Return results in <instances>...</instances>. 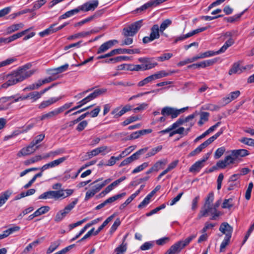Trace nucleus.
I'll return each instance as SVG.
<instances>
[{
    "label": "nucleus",
    "mask_w": 254,
    "mask_h": 254,
    "mask_svg": "<svg viewBox=\"0 0 254 254\" xmlns=\"http://www.w3.org/2000/svg\"><path fill=\"white\" fill-rule=\"evenodd\" d=\"M30 66V65L29 64H25L19 67L17 70L13 72L12 73L6 75V79L7 80L2 84L1 87L7 88L10 86L20 82L30 77L34 74V70H29Z\"/></svg>",
    "instance_id": "f257e3e1"
},
{
    "label": "nucleus",
    "mask_w": 254,
    "mask_h": 254,
    "mask_svg": "<svg viewBox=\"0 0 254 254\" xmlns=\"http://www.w3.org/2000/svg\"><path fill=\"white\" fill-rule=\"evenodd\" d=\"M196 237V234L190 235L185 240H182L171 246L165 254H178L184 248Z\"/></svg>",
    "instance_id": "f03ea898"
},
{
    "label": "nucleus",
    "mask_w": 254,
    "mask_h": 254,
    "mask_svg": "<svg viewBox=\"0 0 254 254\" xmlns=\"http://www.w3.org/2000/svg\"><path fill=\"white\" fill-rule=\"evenodd\" d=\"M188 107L177 109L174 108L166 106L161 110V114L162 116L156 120L157 122L163 123L166 120V117L171 116L172 119L177 118L180 114L184 113Z\"/></svg>",
    "instance_id": "7ed1b4c3"
},
{
    "label": "nucleus",
    "mask_w": 254,
    "mask_h": 254,
    "mask_svg": "<svg viewBox=\"0 0 254 254\" xmlns=\"http://www.w3.org/2000/svg\"><path fill=\"white\" fill-rule=\"evenodd\" d=\"M219 231L223 234L225 235V237L220 245V251L223 252V250L225 249L230 243L232 233L233 232V228L227 222L222 223L220 227Z\"/></svg>",
    "instance_id": "20e7f679"
},
{
    "label": "nucleus",
    "mask_w": 254,
    "mask_h": 254,
    "mask_svg": "<svg viewBox=\"0 0 254 254\" xmlns=\"http://www.w3.org/2000/svg\"><path fill=\"white\" fill-rule=\"evenodd\" d=\"M209 215H211L210 220H215L222 215V213L216 209L212 205H208L206 207L203 206L198 214V217L200 218L203 217H206Z\"/></svg>",
    "instance_id": "39448f33"
},
{
    "label": "nucleus",
    "mask_w": 254,
    "mask_h": 254,
    "mask_svg": "<svg viewBox=\"0 0 254 254\" xmlns=\"http://www.w3.org/2000/svg\"><path fill=\"white\" fill-rule=\"evenodd\" d=\"M78 202V199L75 198L72 202L66 206L64 209L59 211L55 218V221L59 222L61 221L66 215L75 207Z\"/></svg>",
    "instance_id": "423d86ee"
},
{
    "label": "nucleus",
    "mask_w": 254,
    "mask_h": 254,
    "mask_svg": "<svg viewBox=\"0 0 254 254\" xmlns=\"http://www.w3.org/2000/svg\"><path fill=\"white\" fill-rule=\"evenodd\" d=\"M61 196H64L62 190H50L45 192L39 196V199H54L55 200L61 198Z\"/></svg>",
    "instance_id": "0eeeda50"
},
{
    "label": "nucleus",
    "mask_w": 254,
    "mask_h": 254,
    "mask_svg": "<svg viewBox=\"0 0 254 254\" xmlns=\"http://www.w3.org/2000/svg\"><path fill=\"white\" fill-rule=\"evenodd\" d=\"M209 154H206L201 160L195 162L189 169V171L193 173H197L204 166V163L208 159Z\"/></svg>",
    "instance_id": "6e6552de"
},
{
    "label": "nucleus",
    "mask_w": 254,
    "mask_h": 254,
    "mask_svg": "<svg viewBox=\"0 0 254 254\" xmlns=\"http://www.w3.org/2000/svg\"><path fill=\"white\" fill-rule=\"evenodd\" d=\"M29 99L28 94L26 96H19L16 98V96H11L7 97L1 98V102H7L6 107H1V110L6 109L7 108L8 106L10 105L13 102H16L20 100H25Z\"/></svg>",
    "instance_id": "1a4fd4ad"
},
{
    "label": "nucleus",
    "mask_w": 254,
    "mask_h": 254,
    "mask_svg": "<svg viewBox=\"0 0 254 254\" xmlns=\"http://www.w3.org/2000/svg\"><path fill=\"white\" fill-rule=\"evenodd\" d=\"M98 5V0H93L92 1H88L78 7L79 11H88L94 10Z\"/></svg>",
    "instance_id": "9d476101"
},
{
    "label": "nucleus",
    "mask_w": 254,
    "mask_h": 254,
    "mask_svg": "<svg viewBox=\"0 0 254 254\" xmlns=\"http://www.w3.org/2000/svg\"><path fill=\"white\" fill-rule=\"evenodd\" d=\"M131 110V107L129 105H127L124 106L122 109L121 107H118L114 109L112 112L111 114L114 115V118H118L121 117L126 112L129 111Z\"/></svg>",
    "instance_id": "9b49d317"
},
{
    "label": "nucleus",
    "mask_w": 254,
    "mask_h": 254,
    "mask_svg": "<svg viewBox=\"0 0 254 254\" xmlns=\"http://www.w3.org/2000/svg\"><path fill=\"white\" fill-rule=\"evenodd\" d=\"M62 98V97H52L47 100L43 101L40 104H39L38 105V108L40 110L45 109L46 108L56 103V102L60 100Z\"/></svg>",
    "instance_id": "f8f14e48"
},
{
    "label": "nucleus",
    "mask_w": 254,
    "mask_h": 254,
    "mask_svg": "<svg viewBox=\"0 0 254 254\" xmlns=\"http://www.w3.org/2000/svg\"><path fill=\"white\" fill-rule=\"evenodd\" d=\"M143 20L135 21L123 29V32H137L142 26Z\"/></svg>",
    "instance_id": "ddd939ff"
},
{
    "label": "nucleus",
    "mask_w": 254,
    "mask_h": 254,
    "mask_svg": "<svg viewBox=\"0 0 254 254\" xmlns=\"http://www.w3.org/2000/svg\"><path fill=\"white\" fill-rule=\"evenodd\" d=\"M230 152L233 157L235 158L236 160L245 157L250 154L248 150L245 149L232 150L230 151Z\"/></svg>",
    "instance_id": "4468645a"
},
{
    "label": "nucleus",
    "mask_w": 254,
    "mask_h": 254,
    "mask_svg": "<svg viewBox=\"0 0 254 254\" xmlns=\"http://www.w3.org/2000/svg\"><path fill=\"white\" fill-rule=\"evenodd\" d=\"M118 41L116 40L108 41L102 44L99 48L97 53L98 54L104 53L111 48L115 44L118 43Z\"/></svg>",
    "instance_id": "2eb2a0df"
},
{
    "label": "nucleus",
    "mask_w": 254,
    "mask_h": 254,
    "mask_svg": "<svg viewBox=\"0 0 254 254\" xmlns=\"http://www.w3.org/2000/svg\"><path fill=\"white\" fill-rule=\"evenodd\" d=\"M38 148V146H36L32 141L26 147L23 148L20 153L24 156L30 155L34 152Z\"/></svg>",
    "instance_id": "dca6fc26"
},
{
    "label": "nucleus",
    "mask_w": 254,
    "mask_h": 254,
    "mask_svg": "<svg viewBox=\"0 0 254 254\" xmlns=\"http://www.w3.org/2000/svg\"><path fill=\"white\" fill-rule=\"evenodd\" d=\"M136 33H124V39L121 41V46L129 45L133 43L132 37Z\"/></svg>",
    "instance_id": "f3484780"
},
{
    "label": "nucleus",
    "mask_w": 254,
    "mask_h": 254,
    "mask_svg": "<svg viewBox=\"0 0 254 254\" xmlns=\"http://www.w3.org/2000/svg\"><path fill=\"white\" fill-rule=\"evenodd\" d=\"M114 51H115V55L123 54H139L140 53V51L139 49H127L118 48V49H114Z\"/></svg>",
    "instance_id": "a211bd4d"
},
{
    "label": "nucleus",
    "mask_w": 254,
    "mask_h": 254,
    "mask_svg": "<svg viewBox=\"0 0 254 254\" xmlns=\"http://www.w3.org/2000/svg\"><path fill=\"white\" fill-rule=\"evenodd\" d=\"M240 91L239 90L232 92L229 94L228 96L224 97L222 100L225 103L227 104L237 99L240 95Z\"/></svg>",
    "instance_id": "6ab92c4d"
},
{
    "label": "nucleus",
    "mask_w": 254,
    "mask_h": 254,
    "mask_svg": "<svg viewBox=\"0 0 254 254\" xmlns=\"http://www.w3.org/2000/svg\"><path fill=\"white\" fill-rule=\"evenodd\" d=\"M65 152V149L63 148H59L56 150L51 151L48 153H46L43 156V158H44V159H47L49 157L54 158L57 155L63 154Z\"/></svg>",
    "instance_id": "aec40b11"
},
{
    "label": "nucleus",
    "mask_w": 254,
    "mask_h": 254,
    "mask_svg": "<svg viewBox=\"0 0 254 254\" xmlns=\"http://www.w3.org/2000/svg\"><path fill=\"white\" fill-rule=\"evenodd\" d=\"M68 23H64L60 26H57V24H52L49 28L44 30L42 32H57L62 30L64 27L67 25Z\"/></svg>",
    "instance_id": "412c9836"
},
{
    "label": "nucleus",
    "mask_w": 254,
    "mask_h": 254,
    "mask_svg": "<svg viewBox=\"0 0 254 254\" xmlns=\"http://www.w3.org/2000/svg\"><path fill=\"white\" fill-rule=\"evenodd\" d=\"M79 9L78 7H77L76 8H74L73 9H71L70 10H69L64 14H62L59 17V19H66L67 18L70 17L77 13H78L79 12Z\"/></svg>",
    "instance_id": "4be33fe9"
},
{
    "label": "nucleus",
    "mask_w": 254,
    "mask_h": 254,
    "mask_svg": "<svg viewBox=\"0 0 254 254\" xmlns=\"http://www.w3.org/2000/svg\"><path fill=\"white\" fill-rule=\"evenodd\" d=\"M25 33H17L8 38H1V43H8L11 41L22 37Z\"/></svg>",
    "instance_id": "5701e85b"
},
{
    "label": "nucleus",
    "mask_w": 254,
    "mask_h": 254,
    "mask_svg": "<svg viewBox=\"0 0 254 254\" xmlns=\"http://www.w3.org/2000/svg\"><path fill=\"white\" fill-rule=\"evenodd\" d=\"M159 37V33H150L149 36H146L143 38L142 42L144 44H147L156 39H158Z\"/></svg>",
    "instance_id": "b1692460"
},
{
    "label": "nucleus",
    "mask_w": 254,
    "mask_h": 254,
    "mask_svg": "<svg viewBox=\"0 0 254 254\" xmlns=\"http://www.w3.org/2000/svg\"><path fill=\"white\" fill-rule=\"evenodd\" d=\"M216 60L215 59H211L201 62L199 63H196V66L197 68H205L207 66L213 65Z\"/></svg>",
    "instance_id": "393cba45"
},
{
    "label": "nucleus",
    "mask_w": 254,
    "mask_h": 254,
    "mask_svg": "<svg viewBox=\"0 0 254 254\" xmlns=\"http://www.w3.org/2000/svg\"><path fill=\"white\" fill-rule=\"evenodd\" d=\"M148 147H146L141 148V149L138 150L135 153H133L130 156H129V158H130L132 162L138 159L139 158V156L141 154L146 152L147 150H148Z\"/></svg>",
    "instance_id": "a878e982"
},
{
    "label": "nucleus",
    "mask_w": 254,
    "mask_h": 254,
    "mask_svg": "<svg viewBox=\"0 0 254 254\" xmlns=\"http://www.w3.org/2000/svg\"><path fill=\"white\" fill-rule=\"evenodd\" d=\"M19 230L20 227L19 226L11 227L3 232L2 234H1V239L6 238L14 232L18 231Z\"/></svg>",
    "instance_id": "bb28decb"
},
{
    "label": "nucleus",
    "mask_w": 254,
    "mask_h": 254,
    "mask_svg": "<svg viewBox=\"0 0 254 254\" xmlns=\"http://www.w3.org/2000/svg\"><path fill=\"white\" fill-rule=\"evenodd\" d=\"M167 163L166 159H163L156 162L152 167L153 170L155 172H157L158 170L163 168V166L165 165Z\"/></svg>",
    "instance_id": "cd10ccee"
},
{
    "label": "nucleus",
    "mask_w": 254,
    "mask_h": 254,
    "mask_svg": "<svg viewBox=\"0 0 254 254\" xmlns=\"http://www.w3.org/2000/svg\"><path fill=\"white\" fill-rule=\"evenodd\" d=\"M58 116L56 110H54L46 114H43L40 117V120L41 121L48 120L54 118Z\"/></svg>",
    "instance_id": "c85d7f7f"
},
{
    "label": "nucleus",
    "mask_w": 254,
    "mask_h": 254,
    "mask_svg": "<svg viewBox=\"0 0 254 254\" xmlns=\"http://www.w3.org/2000/svg\"><path fill=\"white\" fill-rule=\"evenodd\" d=\"M240 64L239 62L234 63L232 68L229 71V74L232 75L235 73H241L242 70L240 67Z\"/></svg>",
    "instance_id": "c756f323"
},
{
    "label": "nucleus",
    "mask_w": 254,
    "mask_h": 254,
    "mask_svg": "<svg viewBox=\"0 0 254 254\" xmlns=\"http://www.w3.org/2000/svg\"><path fill=\"white\" fill-rule=\"evenodd\" d=\"M209 113L208 112H202L200 114V120L198 122L199 126H202L204 123L208 120Z\"/></svg>",
    "instance_id": "7c9ffc66"
},
{
    "label": "nucleus",
    "mask_w": 254,
    "mask_h": 254,
    "mask_svg": "<svg viewBox=\"0 0 254 254\" xmlns=\"http://www.w3.org/2000/svg\"><path fill=\"white\" fill-rule=\"evenodd\" d=\"M234 43V40L232 38H230L225 42L223 46L219 50V53H224L229 47L232 46Z\"/></svg>",
    "instance_id": "2f4dec72"
},
{
    "label": "nucleus",
    "mask_w": 254,
    "mask_h": 254,
    "mask_svg": "<svg viewBox=\"0 0 254 254\" xmlns=\"http://www.w3.org/2000/svg\"><path fill=\"white\" fill-rule=\"evenodd\" d=\"M73 105V102L66 103L63 106L55 109L58 115L62 113L64 111L69 109Z\"/></svg>",
    "instance_id": "473e14b6"
},
{
    "label": "nucleus",
    "mask_w": 254,
    "mask_h": 254,
    "mask_svg": "<svg viewBox=\"0 0 254 254\" xmlns=\"http://www.w3.org/2000/svg\"><path fill=\"white\" fill-rule=\"evenodd\" d=\"M114 215H112L108 217L103 223V224L99 227L98 229L94 233V235H97L114 218Z\"/></svg>",
    "instance_id": "72a5a7b5"
},
{
    "label": "nucleus",
    "mask_w": 254,
    "mask_h": 254,
    "mask_svg": "<svg viewBox=\"0 0 254 254\" xmlns=\"http://www.w3.org/2000/svg\"><path fill=\"white\" fill-rule=\"evenodd\" d=\"M107 91L106 89L102 88V89H98L94 91L92 93L90 94L89 95L91 98L92 100H93L99 96L100 95L103 94Z\"/></svg>",
    "instance_id": "f704fd0d"
},
{
    "label": "nucleus",
    "mask_w": 254,
    "mask_h": 254,
    "mask_svg": "<svg viewBox=\"0 0 254 254\" xmlns=\"http://www.w3.org/2000/svg\"><path fill=\"white\" fill-rule=\"evenodd\" d=\"M126 194V192H123L120 194H116L114 196H113L112 197L108 198L107 199H106L104 201L106 205L109 203H111L114 202L115 201H116V200L125 196Z\"/></svg>",
    "instance_id": "c9c22d12"
},
{
    "label": "nucleus",
    "mask_w": 254,
    "mask_h": 254,
    "mask_svg": "<svg viewBox=\"0 0 254 254\" xmlns=\"http://www.w3.org/2000/svg\"><path fill=\"white\" fill-rule=\"evenodd\" d=\"M126 194V192H123L120 194H116L114 196H113L112 197L108 198L107 199H106L104 201L106 205L109 203H111L114 202L115 201H116V200L125 196Z\"/></svg>",
    "instance_id": "e433bc0d"
},
{
    "label": "nucleus",
    "mask_w": 254,
    "mask_h": 254,
    "mask_svg": "<svg viewBox=\"0 0 254 254\" xmlns=\"http://www.w3.org/2000/svg\"><path fill=\"white\" fill-rule=\"evenodd\" d=\"M145 70L154 68L157 65V63L153 61V58H148V62L146 64H143Z\"/></svg>",
    "instance_id": "4c0bfd02"
},
{
    "label": "nucleus",
    "mask_w": 254,
    "mask_h": 254,
    "mask_svg": "<svg viewBox=\"0 0 254 254\" xmlns=\"http://www.w3.org/2000/svg\"><path fill=\"white\" fill-rule=\"evenodd\" d=\"M60 241L59 240L52 243L47 250L46 253L50 254L55 251L60 246Z\"/></svg>",
    "instance_id": "58836bf2"
},
{
    "label": "nucleus",
    "mask_w": 254,
    "mask_h": 254,
    "mask_svg": "<svg viewBox=\"0 0 254 254\" xmlns=\"http://www.w3.org/2000/svg\"><path fill=\"white\" fill-rule=\"evenodd\" d=\"M214 199V194L213 191L210 192L205 198V202L203 206L206 207L208 205H212Z\"/></svg>",
    "instance_id": "ea45409f"
},
{
    "label": "nucleus",
    "mask_w": 254,
    "mask_h": 254,
    "mask_svg": "<svg viewBox=\"0 0 254 254\" xmlns=\"http://www.w3.org/2000/svg\"><path fill=\"white\" fill-rule=\"evenodd\" d=\"M162 145H159L151 149L146 154V158H149L156 154L158 152L161 151L162 149Z\"/></svg>",
    "instance_id": "a19ab883"
},
{
    "label": "nucleus",
    "mask_w": 254,
    "mask_h": 254,
    "mask_svg": "<svg viewBox=\"0 0 254 254\" xmlns=\"http://www.w3.org/2000/svg\"><path fill=\"white\" fill-rule=\"evenodd\" d=\"M50 209L49 206H42L38 208L36 211H35V215H36L37 217L42 214H44L48 212Z\"/></svg>",
    "instance_id": "79ce46f5"
},
{
    "label": "nucleus",
    "mask_w": 254,
    "mask_h": 254,
    "mask_svg": "<svg viewBox=\"0 0 254 254\" xmlns=\"http://www.w3.org/2000/svg\"><path fill=\"white\" fill-rule=\"evenodd\" d=\"M127 243H122L119 247L116 248L115 252L116 254H124L127 251Z\"/></svg>",
    "instance_id": "37998d69"
},
{
    "label": "nucleus",
    "mask_w": 254,
    "mask_h": 254,
    "mask_svg": "<svg viewBox=\"0 0 254 254\" xmlns=\"http://www.w3.org/2000/svg\"><path fill=\"white\" fill-rule=\"evenodd\" d=\"M244 11L240 13L235 14L232 16L229 17H225L224 18L225 20L228 22H234L236 21H237L244 14Z\"/></svg>",
    "instance_id": "c03bdc74"
},
{
    "label": "nucleus",
    "mask_w": 254,
    "mask_h": 254,
    "mask_svg": "<svg viewBox=\"0 0 254 254\" xmlns=\"http://www.w3.org/2000/svg\"><path fill=\"white\" fill-rule=\"evenodd\" d=\"M234 206V204L233 203V199L230 198L229 199H225L222 205V207L223 208H228L230 209Z\"/></svg>",
    "instance_id": "a18cd8bd"
},
{
    "label": "nucleus",
    "mask_w": 254,
    "mask_h": 254,
    "mask_svg": "<svg viewBox=\"0 0 254 254\" xmlns=\"http://www.w3.org/2000/svg\"><path fill=\"white\" fill-rule=\"evenodd\" d=\"M239 141L246 145L254 146V139L251 138L242 137Z\"/></svg>",
    "instance_id": "49530a36"
},
{
    "label": "nucleus",
    "mask_w": 254,
    "mask_h": 254,
    "mask_svg": "<svg viewBox=\"0 0 254 254\" xmlns=\"http://www.w3.org/2000/svg\"><path fill=\"white\" fill-rule=\"evenodd\" d=\"M172 23V21L169 19L164 20L160 25V31L163 32Z\"/></svg>",
    "instance_id": "de8ad7c7"
},
{
    "label": "nucleus",
    "mask_w": 254,
    "mask_h": 254,
    "mask_svg": "<svg viewBox=\"0 0 254 254\" xmlns=\"http://www.w3.org/2000/svg\"><path fill=\"white\" fill-rule=\"evenodd\" d=\"M139 119L137 116H131L126 119L123 123L122 125L123 126H126L129 124L134 122L135 121L139 120Z\"/></svg>",
    "instance_id": "09e8293b"
},
{
    "label": "nucleus",
    "mask_w": 254,
    "mask_h": 254,
    "mask_svg": "<svg viewBox=\"0 0 254 254\" xmlns=\"http://www.w3.org/2000/svg\"><path fill=\"white\" fill-rule=\"evenodd\" d=\"M28 97H29V99L32 100V102L36 101L37 100L41 97L40 94L39 93V92L37 91H34L29 93L28 94Z\"/></svg>",
    "instance_id": "8fccbe9b"
},
{
    "label": "nucleus",
    "mask_w": 254,
    "mask_h": 254,
    "mask_svg": "<svg viewBox=\"0 0 254 254\" xmlns=\"http://www.w3.org/2000/svg\"><path fill=\"white\" fill-rule=\"evenodd\" d=\"M67 158L68 156H64L57 160L51 161V165H52L53 168L59 166L60 164L65 161Z\"/></svg>",
    "instance_id": "3c124183"
},
{
    "label": "nucleus",
    "mask_w": 254,
    "mask_h": 254,
    "mask_svg": "<svg viewBox=\"0 0 254 254\" xmlns=\"http://www.w3.org/2000/svg\"><path fill=\"white\" fill-rule=\"evenodd\" d=\"M43 159H44V158H43V156L41 155H36L27 160L26 161L25 164L29 165L30 164L34 163L35 162L39 161Z\"/></svg>",
    "instance_id": "603ef678"
},
{
    "label": "nucleus",
    "mask_w": 254,
    "mask_h": 254,
    "mask_svg": "<svg viewBox=\"0 0 254 254\" xmlns=\"http://www.w3.org/2000/svg\"><path fill=\"white\" fill-rule=\"evenodd\" d=\"M204 148H205V147L201 143L197 148H196L194 150H193L191 152H190V154H189V156L191 157V156H194L198 154L202 151V149Z\"/></svg>",
    "instance_id": "864d4df0"
},
{
    "label": "nucleus",
    "mask_w": 254,
    "mask_h": 254,
    "mask_svg": "<svg viewBox=\"0 0 254 254\" xmlns=\"http://www.w3.org/2000/svg\"><path fill=\"white\" fill-rule=\"evenodd\" d=\"M204 110H210L211 111H217L220 109V107L216 105L212 104H208L202 107Z\"/></svg>",
    "instance_id": "5fc2aeb1"
},
{
    "label": "nucleus",
    "mask_w": 254,
    "mask_h": 254,
    "mask_svg": "<svg viewBox=\"0 0 254 254\" xmlns=\"http://www.w3.org/2000/svg\"><path fill=\"white\" fill-rule=\"evenodd\" d=\"M23 26V24L21 23L13 24L8 28L7 32H15L20 30Z\"/></svg>",
    "instance_id": "6e6d98bb"
},
{
    "label": "nucleus",
    "mask_w": 254,
    "mask_h": 254,
    "mask_svg": "<svg viewBox=\"0 0 254 254\" xmlns=\"http://www.w3.org/2000/svg\"><path fill=\"white\" fill-rule=\"evenodd\" d=\"M12 192L9 190H7L4 192L1 195V205L4 204L11 195Z\"/></svg>",
    "instance_id": "4d7b16f0"
},
{
    "label": "nucleus",
    "mask_w": 254,
    "mask_h": 254,
    "mask_svg": "<svg viewBox=\"0 0 254 254\" xmlns=\"http://www.w3.org/2000/svg\"><path fill=\"white\" fill-rule=\"evenodd\" d=\"M173 57L172 53H164L161 55L160 56L157 58V60L160 62H163L166 60H168Z\"/></svg>",
    "instance_id": "13d9d810"
},
{
    "label": "nucleus",
    "mask_w": 254,
    "mask_h": 254,
    "mask_svg": "<svg viewBox=\"0 0 254 254\" xmlns=\"http://www.w3.org/2000/svg\"><path fill=\"white\" fill-rule=\"evenodd\" d=\"M153 77H152V75H150L146 78H145L142 80L139 81L137 84L138 86L139 87H142L144 86L145 85L147 84V83L151 82L153 81Z\"/></svg>",
    "instance_id": "bf43d9fd"
},
{
    "label": "nucleus",
    "mask_w": 254,
    "mask_h": 254,
    "mask_svg": "<svg viewBox=\"0 0 254 254\" xmlns=\"http://www.w3.org/2000/svg\"><path fill=\"white\" fill-rule=\"evenodd\" d=\"M226 149L224 147H221L218 148L215 151L214 154V157L215 159H219L220 158L224 153L225 152Z\"/></svg>",
    "instance_id": "052dcab7"
},
{
    "label": "nucleus",
    "mask_w": 254,
    "mask_h": 254,
    "mask_svg": "<svg viewBox=\"0 0 254 254\" xmlns=\"http://www.w3.org/2000/svg\"><path fill=\"white\" fill-rule=\"evenodd\" d=\"M195 33H188L185 35H182L175 39L174 41V43H177L179 41H182L188 38H189L194 35Z\"/></svg>",
    "instance_id": "680f3d73"
},
{
    "label": "nucleus",
    "mask_w": 254,
    "mask_h": 254,
    "mask_svg": "<svg viewBox=\"0 0 254 254\" xmlns=\"http://www.w3.org/2000/svg\"><path fill=\"white\" fill-rule=\"evenodd\" d=\"M46 2V0H37L33 4V10H34V11L36 9L40 8Z\"/></svg>",
    "instance_id": "e2e57ef3"
},
{
    "label": "nucleus",
    "mask_w": 254,
    "mask_h": 254,
    "mask_svg": "<svg viewBox=\"0 0 254 254\" xmlns=\"http://www.w3.org/2000/svg\"><path fill=\"white\" fill-rule=\"evenodd\" d=\"M224 160L227 166L234 164L235 161L236 160L235 158L232 155L231 153L230 155L226 156Z\"/></svg>",
    "instance_id": "0e129e2a"
},
{
    "label": "nucleus",
    "mask_w": 254,
    "mask_h": 254,
    "mask_svg": "<svg viewBox=\"0 0 254 254\" xmlns=\"http://www.w3.org/2000/svg\"><path fill=\"white\" fill-rule=\"evenodd\" d=\"M154 245L153 242L149 241L144 243L140 248L142 251L148 250L153 247Z\"/></svg>",
    "instance_id": "69168bd1"
},
{
    "label": "nucleus",
    "mask_w": 254,
    "mask_h": 254,
    "mask_svg": "<svg viewBox=\"0 0 254 254\" xmlns=\"http://www.w3.org/2000/svg\"><path fill=\"white\" fill-rule=\"evenodd\" d=\"M148 166V163L147 162H144L142 163L141 165L136 167L132 172V174H135L138 172H140L143 170L145 168H146Z\"/></svg>",
    "instance_id": "338daca9"
},
{
    "label": "nucleus",
    "mask_w": 254,
    "mask_h": 254,
    "mask_svg": "<svg viewBox=\"0 0 254 254\" xmlns=\"http://www.w3.org/2000/svg\"><path fill=\"white\" fill-rule=\"evenodd\" d=\"M129 69L131 71H144V67L143 64H135L131 65Z\"/></svg>",
    "instance_id": "774afa93"
}]
</instances>
